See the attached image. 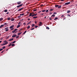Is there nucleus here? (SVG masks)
Masks as SVG:
<instances>
[{"label":"nucleus","instance_id":"obj_56","mask_svg":"<svg viewBox=\"0 0 77 77\" xmlns=\"http://www.w3.org/2000/svg\"><path fill=\"white\" fill-rule=\"evenodd\" d=\"M40 6H41V7H43V5H40Z\"/></svg>","mask_w":77,"mask_h":77},{"label":"nucleus","instance_id":"obj_27","mask_svg":"<svg viewBox=\"0 0 77 77\" xmlns=\"http://www.w3.org/2000/svg\"><path fill=\"white\" fill-rule=\"evenodd\" d=\"M10 20V17H8V18H7V20Z\"/></svg>","mask_w":77,"mask_h":77},{"label":"nucleus","instance_id":"obj_57","mask_svg":"<svg viewBox=\"0 0 77 77\" xmlns=\"http://www.w3.org/2000/svg\"><path fill=\"white\" fill-rule=\"evenodd\" d=\"M34 16H35V15H31V16H32V17H34Z\"/></svg>","mask_w":77,"mask_h":77},{"label":"nucleus","instance_id":"obj_3","mask_svg":"<svg viewBox=\"0 0 77 77\" xmlns=\"http://www.w3.org/2000/svg\"><path fill=\"white\" fill-rule=\"evenodd\" d=\"M23 5V4H21L20 5H19L18 6H17V8H20V7L22 6Z\"/></svg>","mask_w":77,"mask_h":77},{"label":"nucleus","instance_id":"obj_32","mask_svg":"<svg viewBox=\"0 0 77 77\" xmlns=\"http://www.w3.org/2000/svg\"><path fill=\"white\" fill-rule=\"evenodd\" d=\"M17 30H18V29H14V31H17Z\"/></svg>","mask_w":77,"mask_h":77},{"label":"nucleus","instance_id":"obj_1","mask_svg":"<svg viewBox=\"0 0 77 77\" xmlns=\"http://www.w3.org/2000/svg\"><path fill=\"white\" fill-rule=\"evenodd\" d=\"M70 4H71V2H66V3H65V5H68Z\"/></svg>","mask_w":77,"mask_h":77},{"label":"nucleus","instance_id":"obj_43","mask_svg":"<svg viewBox=\"0 0 77 77\" xmlns=\"http://www.w3.org/2000/svg\"><path fill=\"white\" fill-rule=\"evenodd\" d=\"M38 27V26H35V28H37Z\"/></svg>","mask_w":77,"mask_h":77},{"label":"nucleus","instance_id":"obj_60","mask_svg":"<svg viewBox=\"0 0 77 77\" xmlns=\"http://www.w3.org/2000/svg\"><path fill=\"white\" fill-rule=\"evenodd\" d=\"M30 20V19H29V18L28 19V20Z\"/></svg>","mask_w":77,"mask_h":77},{"label":"nucleus","instance_id":"obj_35","mask_svg":"<svg viewBox=\"0 0 77 77\" xmlns=\"http://www.w3.org/2000/svg\"><path fill=\"white\" fill-rule=\"evenodd\" d=\"M37 14H34V15H32L36 16V15H37Z\"/></svg>","mask_w":77,"mask_h":77},{"label":"nucleus","instance_id":"obj_62","mask_svg":"<svg viewBox=\"0 0 77 77\" xmlns=\"http://www.w3.org/2000/svg\"><path fill=\"white\" fill-rule=\"evenodd\" d=\"M49 14H50V15L51 14V13H49Z\"/></svg>","mask_w":77,"mask_h":77},{"label":"nucleus","instance_id":"obj_38","mask_svg":"<svg viewBox=\"0 0 77 77\" xmlns=\"http://www.w3.org/2000/svg\"><path fill=\"white\" fill-rule=\"evenodd\" d=\"M36 10H37L36 9H35V10H34L33 11L34 12H35V11H36Z\"/></svg>","mask_w":77,"mask_h":77},{"label":"nucleus","instance_id":"obj_41","mask_svg":"<svg viewBox=\"0 0 77 77\" xmlns=\"http://www.w3.org/2000/svg\"><path fill=\"white\" fill-rule=\"evenodd\" d=\"M20 17H21V16H18V18H20Z\"/></svg>","mask_w":77,"mask_h":77},{"label":"nucleus","instance_id":"obj_7","mask_svg":"<svg viewBox=\"0 0 77 77\" xmlns=\"http://www.w3.org/2000/svg\"><path fill=\"white\" fill-rule=\"evenodd\" d=\"M23 9V8H20V9L18 10V11H20Z\"/></svg>","mask_w":77,"mask_h":77},{"label":"nucleus","instance_id":"obj_44","mask_svg":"<svg viewBox=\"0 0 77 77\" xmlns=\"http://www.w3.org/2000/svg\"><path fill=\"white\" fill-rule=\"evenodd\" d=\"M15 42H16V41H14L13 42H12V43H15Z\"/></svg>","mask_w":77,"mask_h":77},{"label":"nucleus","instance_id":"obj_22","mask_svg":"<svg viewBox=\"0 0 77 77\" xmlns=\"http://www.w3.org/2000/svg\"><path fill=\"white\" fill-rule=\"evenodd\" d=\"M55 17V15L54 14L52 15H51V17Z\"/></svg>","mask_w":77,"mask_h":77},{"label":"nucleus","instance_id":"obj_24","mask_svg":"<svg viewBox=\"0 0 77 77\" xmlns=\"http://www.w3.org/2000/svg\"><path fill=\"white\" fill-rule=\"evenodd\" d=\"M22 32H20V33H18V35H20L22 33Z\"/></svg>","mask_w":77,"mask_h":77},{"label":"nucleus","instance_id":"obj_54","mask_svg":"<svg viewBox=\"0 0 77 77\" xmlns=\"http://www.w3.org/2000/svg\"><path fill=\"white\" fill-rule=\"evenodd\" d=\"M44 15V13H42L41 14V15Z\"/></svg>","mask_w":77,"mask_h":77},{"label":"nucleus","instance_id":"obj_52","mask_svg":"<svg viewBox=\"0 0 77 77\" xmlns=\"http://www.w3.org/2000/svg\"><path fill=\"white\" fill-rule=\"evenodd\" d=\"M20 24V22H19L18 23V25H19V24Z\"/></svg>","mask_w":77,"mask_h":77},{"label":"nucleus","instance_id":"obj_30","mask_svg":"<svg viewBox=\"0 0 77 77\" xmlns=\"http://www.w3.org/2000/svg\"><path fill=\"white\" fill-rule=\"evenodd\" d=\"M58 18L57 17H56L55 18V19H54V20H55H55H57V19Z\"/></svg>","mask_w":77,"mask_h":77},{"label":"nucleus","instance_id":"obj_26","mask_svg":"<svg viewBox=\"0 0 77 77\" xmlns=\"http://www.w3.org/2000/svg\"><path fill=\"white\" fill-rule=\"evenodd\" d=\"M35 25L34 24H32V27H34Z\"/></svg>","mask_w":77,"mask_h":77},{"label":"nucleus","instance_id":"obj_40","mask_svg":"<svg viewBox=\"0 0 77 77\" xmlns=\"http://www.w3.org/2000/svg\"><path fill=\"white\" fill-rule=\"evenodd\" d=\"M19 37V36H18V35H17V36L16 37V38H18Z\"/></svg>","mask_w":77,"mask_h":77},{"label":"nucleus","instance_id":"obj_34","mask_svg":"<svg viewBox=\"0 0 77 77\" xmlns=\"http://www.w3.org/2000/svg\"><path fill=\"white\" fill-rule=\"evenodd\" d=\"M45 11V12L47 13V12H48L49 11H48V10H46V11Z\"/></svg>","mask_w":77,"mask_h":77},{"label":"nucleus","instance_id":"obj_21","mask_svg":"<svg viewBox=\"0 0 77 77\" xmlns=\"http://www.w3.org/2000/svg\"><path fill=\"white\" fill-rule=\"evenodd\" d=\"M26 32H27V31H25V32H24V33H23V34H22V35H25V33H26Z\"/></svg>","mask_w":77,"mask_h":77},{"label":"nucleus","instance_id":"obj_20","mask_svg":"<svg viewBox=\"0 0 77 77\" xmlns=\"http://www.w3.org/2000/svg\"><path fill=\"white\" fill-rule=\"evenodd\" d=\"M2 20H3V18H0V22Z\"/></svg>","mask_w":77,"mask_h":77},{"label":"nucleus","instance_id":"obj_9","mask_svg":"<svg viewBox=\"0 0 77 77\" xmlns=\"http://www.w3.org/2000/svg\"><path fill=\"white\" fill-rule=\"evenodd\" d=\"M70 12H71V11H70V10H68L67 11V13H69Z\"/></svg>","mask_w":77,"mask_h":77},{"label":"nucleus","instance_id":"obj_8","mask_svg":"<svg viewBox=\"0 0 77 77\" xmlns=\"http://www.w3.org/2000/svg\"><path fill=\"white\" fill-rule=\"evenodd\" d=\"M14 27V25L10 27V28L11 29Z\"/></svg>","mask_w":77,"mask_h":77},{"label":"nucleus","instance_id":"obj_63","mask_svg":"<svg viewBox=\"0 0 77 77\" xmlns=\"http://www.w3.org/2000/svg\"><path fill=\"white\" fill-rule=\"evenodd\" d=\"M2 42V41H0V43H1Z\"/></svg>","mask_w":77,"mask_h":77},{"label":"nucleus","instance_id":"obj_17","mask_svg":"<svg viewBox=\"0 0 77 77\" xmlns=\"http://www.w3.org/2000/svg\"><path fill=\"white\" fill-rule=\"evenodd\" d=\"M3 42L5 43H8V42H7L6 41V40L4 41V42Z\"/></svg>","mask_w":77,"mask_h":77},{"label":"nucleus","instance_id":"obj_39","mask_svg":"<svg viewBox=\"0 0 77 77\" xmlns=\"http://www.w3.org/2000/svg\"><path fill=\"white\" fill-rule=\"evenodd\" d=\"M11 45L12 46H14V44H12Z\"/></svg>","mask_w":77,"mask_h":77},{"label":"nucleus","instance_id":"obj_16","mask_svg":"<svg viewBox=\"0 0 77 77\" xmlns=\"http://www.w3.org/2000/svg\"><path fill=\"white\" fill-rule=\"evenodd\" d=\"M57 7L58 8H61V5H59L58 7Z\"/></svg>","mask_w":77,"mask_h":77},{"label":"nucleus","instance_id":"obj_28","mask_svg":"<svg viewBox=\"0 0 77 77\" xmlns=\"http://www.w3.org/2000/svg\"><path fill=\"white\" fill-rule=\"evenodd\" d=\"M32 14V13H30V15H29V16L31 17Z\"/></svg>","mask_w":77,"mask_h":77},{"label":"nucleus","instance_id":"obj_42","mask_svg":"<svg viewBox=\"0 0 77 77\" xmlns=\"http://www.w3.org/2000/svg\"><path fill=\"white\" fill-rule=\"evenodd\" d=\"M2 49H5V47L4 46L3 47H2Z\"/></svg>","mask_w":77,"mask_h":77},{"label":"nucleus","instance_id":"obj_33","mask_svg":"<svg viewBox=\"0 0 77 77\" xmlns=\"http://www.w3.org/2000/svg\"><path fill=\"white\" fill-rule=\"evenodd\" d=\"M45 11V10H44V11H42L41 12H44Z\"/></svg>","mask_w":77,"mask_h":77},{"label":"nucleus","instance_id":"obj_59","mask_svg":"<svg viewBox=\"0 0 77 77\" xmlns=\"http://www.w3.org/2000/svg\"><path fill=\"white\" fill-rule=\"evenodd\" d=\"M14 29V28H13L11 29V30H13Z\"/></svg>","mask_w":77,"mask_h":77},{"label":"nucleus","instance_id":"obj_55","mask_svg":"<svg viewBox=\"0 0 77 77\" xmlns=\"http://www.w3.org/2000/svg\"><path fill=\"white\" fill-rule=\"evenodd\" d=\"M61 2H64V0H61Z\"/></svg>","mask_w":77,"mask_h":77},{"label":"nucleus","instance_id":"obj_46","mask_svg":"<svg viewBox=\"0 0 77 77\" xmlns=\"http://www.w3.org/2000/svg\"><path fill=\"white\" fill-rule=\"evenodd\" d=\"M64 17V15H61V17Z\"/></svg>","mask_w":77,"mask_h":77},{"label":"nucleus","instance_id":"obj_61","mask_svg":"<svg viewBox=\"0 0 77 77\" xmlns=\"http://www.w3.org/2000/svg\"><path fill=\"white\" fill-rule=\"evenodd\" d=\"M3 52H4V51H2V52H1V53H3Z\"/></svg>","mask_w":77,"mask_h":77},{"label":"nucleus","instance_id":"obj_15","mask_svg":"<svg viewBox=\"0 0 77 77\" xmlns=\"http://www.w3.org/2000/svg\"><path fill=\"white\" fill-rule=\"evenodd\" d=\"M31 23H32V22H31V21L28 22V23L27 24V25H29V24H30Z\"/></svg>","mask_w":77,"mask_h":77},{"label":"nucleus","instance_id":"obj_45","mask_svg":"<svg viewBox=\"0 0 77 77\" xmlns=\"http://www.w3.org/2000/svg\"><path fill=\"white\" fill-rule=\"evenodd\" d=\"M54 14H57V13H56V12H54Z\"/></svg>","mask_w":77,"mask_h":77},{"label":"nucleus","instance_id":"obj_18","mask_svg":"<svg viewBox=\"0 0 77 77\" xmlns=\"http://www.w3.org/2000/svg\"><path fill=\"white\" fill-rule=\"evenodd\" d=\"M24 15V13H23L22 14H20V16H23V15Z\"/></svg>","mask_w":77,"mask_h":77},{"label":"nucleus","instance_id":"obj_6","mask_svg":"<svg viewBox=\"0 0 77 77\" xmlns=\"http://www.w3.org/2000/svg\"><path fill=\"white\" fill-rule=\"evenodd\" d=\"M16 36H17V35L15 34L13 35V36H12V37L13 38H14L16 37Z\"/></svg>","mask_w":77,"mask_h":77},{"label":"nucleus","instance_id":"obj_14","mask_svg":"<svg viewBox=\"0 0 77 77\" xmlns=\"http://www.w3.org/2000/svg\"><path fill=\"white\" fill-rule=\"evenodd\" d=\"M37 18H38V17L37 16L34 17H33V19Z\"/></svg>","mask_w":77,"mask_h":77},{"label":"nucleus","instance_id":"obj_11","mask_svg":"<svg viewBox=\"0 0 77 77\" xmlns=\"http://www.w3.org/2000/svg\"><path fill=\"white\" fill-rule=\"evenodd\" d=\"M5 25H1V26H0V28H2V27H3V26H4Z\"/></svg>","mask_w":77,"mask_h":77},{"label":"nucleus","instance_id":"obj_5","mask_svg":"<svg viewBox=\"0 0 77 77\" xmlns=\"http://www.w3.org/2000/svg\"><path fill=\"white\" fill-rule=\"evenodd\" d=\"M22 2H17V5H20L21 4Z\"/></svg>","mask_w":77,"mask_h":77},{"label":"nucleus","instance_id":"obj_51","mask_svg":"<svg viewBox=\"0 0 77 77\" xmlns=\"http://www.w3.org/2000/svg\"><path fill=\"white\" fill-rule=\"evenodd\" d=\"M2 49H2V48L0 49V51H1L2 50Z\"/></svg>","mask_w":77,"mask_h":77},{"label":"nucleus","instance_id":"obj_13","mask_svg":"<svg viewBox=\"0 0 77 77\" xmlns=\"http://www.w3.org/2000/svg\"><path fill=\"white\" fill-rule=\"evenodd\" d=\"M13 40V38H11L10 39H9V41H12Z\"/></svg>","mask_w":77,"mask_h":77},{"label":"nucleus","instance_id":"obj_19","mask_svg":"<svg viewBox=\"0 0 77 77\" xmlns=\"http://www.w3.org/2000/svg\"><path fill=\"white\" fill-rule=\"evenodd\" d=\"M20 25H18L17 26V28H18L19 27H20Z\"/></svg>","mask_w":77,"mask_h":77},{"label":"nucleus","instance_id":"obj_25","mask_svg":"<svg viewBox=\"0 0 77 77\" xmlns=\"http://www.w3.org/2000/svg\"><path fill=\"white\" fill-rule=\"evenodd\" d=\"M4 12H7V10H5V11H4Z\"/></svg>","mask_w":77,"mask_h":77},{"label":"nucleus","instance_id":"obj_50","mask_svg":"<svg viewBox=\"0 0 77 77\" xmlns=\"http://www.w3.org/2000/svg\"><path fill=\"white\" fill-rule=\"evenodd\" d=\"M52 20V19L51 18V17L49 18V20Z\"/></svg>","mask_w":77,"mask_h":77},{"label":"nucleus","instance_id":"obj_58","mask_svg":"<svg viewBox=\"0 0 77 77\" xmlns=\"http://www.w3.org/2000/svg\"><path fill=\"white\" fill-rule=\"evenodd\" d=\"M40 24H42V23L41 22H40Z\"/></svg>","mask_w":77,"mask_h":77},{"label":"nucleus","instance_id":"obj_12","mask_svg":"<svg viewBox=\"0 0 77 77\" xmlns=\"http://www.w3.org/2000/svg\"><path fill=\"white\" fill-rule=\"evenodd\" d=\"M8 25V24L7 23H5L3 25H2L5 26L6 25Z\"/></svg>","mask_w":77,"mask_h":77},{"label":"nucleus","instance_id":"obj_48","mask_svg":"<svg viewBox=\"0 0 77 77\" xmlns=\"http://www.w3.org/2000/svg\"><path fill=\"white\" fill-rule=\"evenodd\" d=\"M15 32H16V31H13V32H13V33H14Z\"/></svg>","mask_w":77,"mask_h":77},{"label":"nucleus","instance_id":"obj_2","mask_svg":"<svg viewBox=\"0 0 77 77\" xmlns=\"http://www.w3.org/2000/svg\"><path fill=\"white\" fill-rule=\"evenodd\" d=\"M5 31H8V27H7V28H5Z\"/></svg>","mask_w":77,"mask_h":77},{"label":"nucleus","instance_id":"obj_53","mask_svg":"<svg viewBox=\"0 0 77 77\" xmlns=\"http://www.w3.org/2000/svg\"><path fill=\"white\" fill-rule=\"evenodd\" d=\"M38 25H39V26H42V25H41V24H39Z\"/></svg>","mask_w":77,"mask_h":77},{"label":"nucleus","instance_id":"obj_23","mask_svg":"<svg viewBox=\"0 0 77 77\" xmlns=\"http://www.w3.org/2000/svg\"><path fill=\"white\" fill-rule=\"evenodd\" d=\"M14 20V19L13 18L11 19V21H13Z\"/></svg>","mask_w":77,"mask_h":77},{"label":"nucleus","instance_id":"obj_37","mask_svg":"<svg viewBox=\"0 0 77 77\" xmlns=\"http://www.w3.org/2000/svg\"><path fill=\"white\" fill-rule=\"evenodd\" d=\"M34 28H32L31 29V30H34Z\"/></svg>","mask_w":77,"mask_h":77},{"label":"nucleus","instance_id":"obj_36","mask_svg":"<svg viewBox=\"0 0 77 77\" xmlns=\"http://www.w3.org/2000/svg\"><path fill=\"white\" fill-rule=\"evenodd\" d=\"M46 29H49V28L48 27H46Z\"/></svg>","mask_w":77,"mask_h":77},{"label":"nucleus","instance_id":"obj_47","mask_svg":"<svg viewBox=\"0 0 77 77\" xmlns=\"http://www.w3.org/2000/svg\"><path fill=\"white\" fill-rule=\"evenodd\" d=\"M11 46V44H10V45H8V47H10Z\"/></svg>","mask_w":77,"mask_h":77},{"label":"nucleus","instance_id":"obj_10","mask_svg":"<svg viewBox=\"0 0 77 77\" xmlns=\"http://www.w3.org/2000/svg\"><path fill=\"white\" fill-rule=\"evenodd\" d=\"M59 6L58 5H55V7L56 8H57V7H59Z\"/></svg>","mask_w":77,"mask_h":77},{"label":"nucleus","instance_id":"obj_64","mask_svg":"<svg viewBox=\"0 0 77 77\" xmlns=\"http://www.w3.org/2000/svg\"><path fill=\"white\" fill-rule=\"evenodd\" d=\"M8 13H8V12H7V14H8Z\"/></svg>","mask_w":77,"mask_h":77},{"label":"nucleus","instance_id":"obj_29","mask_svg":"<svg viewBox=\"0 0 77 77\" xmlns=\"http://www.w3.org/2000/svg\"><path fill=\"white\" fill-rule=\"evenodd\" d=\"M30 26H28V27H27V29H29V28H30Z\"/></svg>","mask_w":77,"mask_h":77},{"label":"nucleus","instance_id":"obj_49","mask_svg":"<svg viewBox=\"0 0 77 77\" xmlns=\"http://www.w3.org/2000/svg\"><path fill=\"white\" fill-rule=\"evenodd\" d=\"M71 16V15H69V14H67V17H69Z\"/></svg>","mask_w":77,"mask_h":77},{"label":"nucleus","instance_id":"obj_4","mask_svg":"<svg viewBox=\"0 0 77 77\" xmlns=\"http://www.w3.org/2000/svg\"><path fill=\"white\" fill-rule=\"evenodd\" d=\"M8 44V43H5V44H2V45H1L2 46H4L6 45H7Z\"/></svg>","mask_w":77,"mask_h":77},{"label":"nucleus","instance_id":"obj_31","mask_svg":"<svg viewBox=\"0 0 77 77\" xmlns=\"http://www.w3.org/2000/svg\"><path fill=\"white\" fill-rule=\"evenodd\" d=\"M54 10L53 9H51L50 10H49V11H53V10Z\"/></svg>","mask_w":77,"mask_h":77}]
</instances>
